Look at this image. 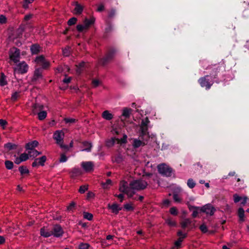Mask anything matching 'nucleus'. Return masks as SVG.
<instances>
[{
  "label": "nucleus",
  "mask_w": 249,
  "mask_h": 249,
  "mask_svg": "<svg viewBox=\"0 0 249 249\" xmlns=\"http://www.w3.org/2000/svg\"><path fill=\"white\" fill-rule=\"evenodd\" d=\"M117 52L118 49L115 47H109L107 48L104 56L99 59L98 62L99 64L104 67L112 61Z\"/></svg>",
  "instance_id": "obj_1"
},
{
  "label": "nucleus",
  "mask_w": 249,
  "mask_h": 249,
  "mask_svg": "<svg viewBox=\"0 0 249 249\" xmlns=\"http://www.w3.org/2000/svg\"><path fill=\"white\" fill-rule=\"evenodd\" d=\"M129 185L131 189L140 191L145 189L147 187L148 183L146 181L139 179L132 181Z\"/></svg>",
  "instance_id": "obj_2"
},
{
  "label": "nucleus",
  "mask_w": 249,
  "mask_h": 249,
  "mask_svg": "<svg viewBox=\"0 0 249 249\" xmlns=\"http://www.w3.org/2000/svg\"><path fill=\"white\" fill-rule=\"evenodd\" d=\"M210 76L206 75L199 78L198 82L202 88H205L206 90H209L214 83L213 81L210 80Z\"/></svg>",
  "instance_id": "obj_3"
},
{
  "label": "nucleus",
  "mask_w": 249,
  "mask_h": 249,
  "mask_svg": "<svg viewBox=\"0 0 249 249\" xmlns=\"http://www.w3.org/2000/svg\"><path fill=\"white\" fill-rule=\"evenodd\" d=\"M158 171L163 176L169 177L172 176L173 169L165 163H161L158 166Z\"/></svg>",
  "instance_id": "obj_4"
},
{
  "label": "nucleus",
  "mask_w": 249,
  "mask_h": 249,
  "mask_svg": "<svg viewBox=\"0 0 249 249\" xmlns=\"http://www.w3.org/2000/svg\"><path fill=\"white\" fill-rule=\"evenodd\" d=\"M9 58L15 63H18L19 61L20 50L19 49L13 47L9 52Z\"/></svg>",
  "instance_id": "obj_5"
},
{
  "label": "nucleus",
  "mask_w": 249,
  "mask_h": 249,
  "mask_svg": "<svg viewBox=\"0 0 249 249\" xmlns=\"http://www.w3.org/2000/svg\"><path fill=\"white\" fill-rule=\"evenodd\" d=\"M29 69L28 65L25 61H22L17 65V68L14 69V74H24L27 72Z\"/></svg>",
  "instance_id": "obj_6"
},
{
  "label": "nucleus",
  "mask_w": 249,
  "mask_h": 249,
  "mask_svg": "<svg viewBox=\"0 0 249 249\" xmlns=\"http://www.w3.org/2000/svg\"><path fill=\"white\" fill-rule=\"evenodd\" d=\"M52 235L55 237L59 238L63 236L64 232L60 225H54L51 229Z\"/></svg>",
  "instance_id": "obj_7"
},
{
  "label": "nucleus",
  "mask_w": 249,
  "mask_h": 249,
  "mask_svg": "<svg viewBox=\"0 0 249 249\" xmlns=\"http://www.w3.org/2000/svg\"><path fill=\"white\" fill-rule=\"evenodd\" d=\"M216 209L210 203L207 204L201 207L200 209V212L204 213L207 214H209L212 216L213 215L214 212H215Z\"/></svg>",
  "instance_id": "obj_8"
},
{
  "label": "nucleus",
  "mask_w": 249,
  "mask_h": 249,
  "mask_svg": "<svg viewBox=\"0 0 249 249\" xmlns=\"http://www.w3.org/2000/svg\"><path fill=\"white\" fill-rule=\"evenodd\" d=\"M81 167L86 172H90L94 170V163L92 161H83L81 164Z\"/></svg>",
  "instance_id": "obj_9"
},
{
  "label": "nucleus",
  "mask_w": 249,
  "mask_h": 249,
  "mask_svg": "<svg viewBox=\"0 0 249 249\" xmlns=\"http://www.w3.org/2000/svg\"><path fill=\"white\" fill-rule=\"evenodd\" d=\"M42 78V71L40 69H36L33 77L32 78V82L33 84H36V81L40 78Z\"/></svg>",
  "instance_id": "obj_10"
},
{
  "label": "nucleus",
  "mask_w": 249,
  "mask_h": 249,
  "mask_svg": "<svg viewBox=\"0 0 249 249\" xmlns=\"http://www.w3.org/2000/svg\"><path fill=\"white\" fill-rule=\"evenodd\" d=\"M64 135V133H62L61 131L57 130L54 133L53 138L56 140V143L60 144L61 142L63 141Z\"/></svg>",
  "instance_id": "obj_11"
},
{
  "label": "nucleus",
  "mask_w": 249,
  "mask_h": 249,
  "mask_svg": "<svg viewBox=\"0 0 249 249\" xmlns=\"http://www.w3.org/2000/svg\"><path fill=\"white\" fill-rule=\"evenodd\" d=\"M40 233L42 236L45 238L49 237L52 235V230L49 231L45 227H43L40 229Z\"/></svg>",
  "instance_id": "obj_12"
},
{
  "label": "nucleus",
  "mask_w": 249,
  "mask_h": 249,
  "mask_svg": "<svg viewBox=\"0 0 249 249\" xmlns=\"http://www.w3.org/2000/svg\"><path fill=\"white\" fill-rule=\"evenodd\" d=\"M188 208L190 211H193L192 216L193 218H196L197 216V215L200 212V207L189 205Z\"/></svg>",
  "instance_id": "obj_13"
},
{
  "label": "nucleus",
  "mask_w": 249,
  "mask_h": 249,
  "mask_svg": "<svg viewBox=\"0 0 249 249\" xmlns=\"http://www.w3.org/2000/svg\"><path fill=\"white\" fill-rule=\"evenodd\" d=\"M38 144V142L37 141L35 140L27 143L25 145V148L26 150L31 151L35 149V148L37 147Z\"/></svg>",
  "instance_id": "obj_14"
},
{
  "label": "nucleus",
  "mask_w": 249,
  "mask_h": 249,
  "mask_svg": "<svg viewBox=\"0 0 249 249\" xmlns=\"http://www.w3.org/2000/svg\"><path fill=\"white\" fill-rule=\"evenodd\" d=\"M75 66L76 68V71L77 74L78 75H80L83 72L85 68L86 63L85 62L82 61L79 64L76 65Z\"/></svg>",
  "instance_id": "obj_15"
},
{
  "label": "nucleus",
  "mask_w": 249,
  "mask_h": 249,
  "mask_svg": "<svg viewBox=\"0 0 249 249\" xmlns=\"http://www.w3.org/2000/svg\"><path fill=\"white\" fill-rule=\"evenodd\" d=\"M108 208L111 210L112 213H114L116 214H118L119 211L122 209V208L119 207L118 205L116 203H113L112 205L109 204L108 205Z\"/></svg>",
  "instance_id": "obj_16"
},
{
  "label": "nucleus",
  "mask_w": 249,
  "mask_h": 249,
  "mask_svg": "<svg viewBox=\"0 0 249 249\" xmlns=\"http://www.w3.org/2000/svg\"><path fill=\"white\" fill-rule=\"evenodd\" d=\"M127 136L125 134L124 135L123 138H122L121 139H119L118 138H112V142H111V145H114L116 141L118 143H126L127 142Z\"/></svg>",
  "instance_id": "obj_17"
},
{
  "label": "nucleus",
  "mask_w": 249,
  "mask_h": 249,
  "mask_svg": "<svg viewBox=\"0 0 249 249\" xmlns=\"http://www.w3.org/2000/svg\"><path fill=\"white\" fill-rule=\"evenodd\" d=\"M40 46L37 44H34L30 47V50L32 54H37L40 52Z\"/></svg>",
  "instance_id": "obj_18"
},
{
  "label": "nucleus",
  "mask_w": 249,
  "mask_h": 249,
  "mask_svg": "<svg viewBox=\"0 0 249 249\" xmlns=\"http://www.w3.org/2000/svg\"><path fill=\"white\" fill-rule=\"evenodd\" d=\"M146 144V143H145L144 142H143L141 140L135 139L133 140L132 145L134 148H137L140 147L141 146H144Z\"/></svg>",
  "instance_id": "obj_19"
},
{
  "label": "nucleus",
  "mask_w": 249,
  "mask_h": 249,
  "mask_svg": "<svg viewBox=\"0 0 249 249\" xmlns=\"http://www.w3.org/2000/svg\"><path fill=\"white\" fill-rule=\"evenodd\" d=\"M128 189L127 182L124 180L122 181L120 183L119 191L121 192L125 193Z\"/></svg>",
  "instance_id": "obj_20"
},
{
  "label": "nucleus",
  "mask_w": 249,
  "mask_h": 249,
  "mask_svg": "<svg viewBox=\"0 0 249 249\" xmlns=\"http://www.w3.org/2000/svg\"><path fill=\"white\" fill-rule=\"evenodd\" d=\"M94 22L95 18L93 17L90 19L86 18L84 21V26H85L86 29H88L90 27V26L94 24Z\"/></svg>",
  "instance_id": "obj_21"
},
{
  "label": "nucleus",
  "mask_w": 249,
  "mask_h": 249,
  "mask_svg": "<svg viewBox=\"0 0 249 249\" xmlns=\"http://www.w3.org/2000/svg\"><path fill=\"white\" fill-rule=\"evenodd\" d=\"M102 117L106 120L110 121L113 118V116L109 111L106 110L103 112Z\"/></svg>",
  "instance_id": "obj_22"
},
{
  "label": "nucleus",
  "mask_w": 249,
  "mask_h": 249,
  "mask_svg": "<svg viewBox=\"0 0 249 249\" xmlns=\"http://www.w3.org/2000/svg\"><path fill=\"white\" fill-rule=\"evenodd\" d=\"M18 145L16 144L12 143L11 142H8L4 145V147L6 149L7 151H9L12 150L16 149Z\"/></svg>",
  "instance_id": "obj_23"
},
{
  "label": "nucleus",
  "mask_w": 249,
  "mask_h": 249,
  "mask_svg": "<svg viewBox=\"0 0 249 249\" xmlns=\"http://www.w3.org/2000/svg\"><path fill=\"white\" fill-rule=\"evenodd\" d=\"M220 68L219 67L214 68L210 73V78L212 79H216L217 78V73L219 72Z\"/></svg>",
  "instance_id": "obj_24"
},
{
  "label": "nucleus",
  "mask_w": 249,
  "mask_h": 249,
  "mask_svg": "<svg viewBox=\"0 0 249 249\" xmlns=\"http://www.w3.org/2000/svg\"><path fill=\"white\" fill-rule=\"evenodd\" d=\"M238 216L239 217V221L240 222H243L245 221V219H244L245 211L243 208L240 207L238 209Z\"/></svg>",
  "instance_id": "obj_25"
},
{
  "label": "nucleus",
  "mask_w": 249,
  "mask_h": 249,
  "mask_svg": "<svg viewBox=\"0 0 249 249\" xmlns=\"http://www.w3.org/2000/svg\"><path fill=\"white\" fill-rule=\"evenodd\" d=\"M82 144L84 147V149L83 150V151H86L87 152L91 151V149L92 147L91 143L87 141H84L82 142Z\"/></svg>",
  "instance_id": "obj_26"
},
{
  "label": "nucleus",
  "mask_w": 249,
  "mask_h": 249,
  "mask_svg": "<svg viewBox=\"0 0 249 249\" xmlns=\"http://www.w3.org/2000/svg\"><path fill=\"white\" fill-rule=\"evenodd\" d=\"M192 223V220L189 218H186L180 222L181 227L182 229H185Z\"/></svg>",
  "instance_id": "obj_27"
},
{
  "label": "nucleus",
  "mask_w": 249,
  "mask_h": 249,
  "mask_svg": "<svg viewBox=\"0 0 249 249\" xmlns=\"http://www.w3.org/2000/svg\"><path fill=\"white\" fill-rule=\"evenodd\" d=\"M74 11H75V13L76 14L80 15L83 11V7L78 2H76Z\"/></svg>",
  "instance_id": "obj_28"
},
{
  "label": "nucleus",
  "mask_w": 249,
  "mask_h": 249,
  "mask_svg": "<svg viewBox=\"0 0 249 249\" xmlns=\"http://www.w3.org/2000/svg\"><path fill=\"white\" fill-rule=\"evenodd\" d=\"M124 160V159L123 156L121 154H118L113 158L112 161L117 163H120Z\"/></svg>",
  "instance_id": "obj_29"
},
{
  "label": "nucleus",
  "mask_w": 249,
  "mask_h": 249,
  "mask_svg": "<svg viewBox=\"0 0 249 249\" xmlns=\"http://www.w3.org/2000/svg\"><path fill=\"white\" fill-rule=\"evenodd\" d=\"M132 110L131 108L124 107L123 111L122 116L125 118H129L130 116L131 111Z\"/></svg>",
  "instance_id": "obj_30"
},
{
  "label": "nucleus",
  "mask_w": 249,
  "mask_h": 249,
  "mask_svg": "<svg viewBox=\"0 0 249 249\" xmlns=\"http://www.w3.org/2000/svg\"><path fill=\"white\" fill-rule=\"evenodd\" d=\"M46 160L47 157L45 156H43L40 158L36 159V160L37 161L38 164L42 166L44 165V163Z\"/></svg>",
  "instance_id": "obj_31"
},
{
  "label": "nucleus",
  "mask_w": 249,
  "mask_h": 249,
  "mask_svg": "<svg viewBox=\"0 0 249 249\" xmlns=\"http://www.w3.org/2000/svg\"><path fill=\"white\" fill-rule=\"evenodd\" d=\"M18 171L21 175L23 176L25 174H29V170L25 166H20L18 167Z\"/></svg>",
  "instance_id": "obj_32"
},
{
  "label": "nucleus",
  "mask_w": 249,
  "mask_h": 249,
  "mask_svg": "<svg viewBox=\"0 0 249 249\" xmlns=\"http://www.w3.org/2000/svg\"><path fill=\"white\" fill-rule=\"evenodd\" d=\"M7 84V82L6 80V76L3 72L0 73V86H4Z\"/></svg>",
  "instance_id": "obj_33"
},
{
  "label": "nucleus",
  "mask_w": 249,
  "mask_h": 249,
  "mask_svg": "<svg viewBox=\"0 0 249 249\" xmlns=\"http://www.w3.org/2000/svg\"><path fill=\"white\" fill-rule=\"evenodd\" d=\"M34 0H23L22 2V6L25 9H27L29 8V4L32 3Z\"/></svg>",
  "instance_id": "obj_34"
},
{
  "label": "nucleus",
  "mask_w": 249,
  "mask_h": 249,
  "mask_svg": "<svg viewBox=\"0 0 249 249\" xmlns=\"http://www.w3.org/2000/svg\"><path fill=\"white\" fill-rule=\"evenodd\" d=\"M28 154L30 157L34 158L36 157L38 155L41 154V152H39L36 149L28 151Z\"/></svg>",
  "instance_id": "obj_35"
},
{
  "label": "nucleus",
  "mask_w": 249,
  "mask_h": 249,
  "mask_svg": "<svg viewBox=\"0 0 249 249\" xmlns=\"http://www.w3.org/2000/svg\"><path fill=\"white\" fill-rule=\"evenodd\" d=\"M5 167L8 170H11L14 167L13 162L9 160H6L4 162Z\"/></svg>",
  "instance_id": "obj_36"
},
{
  "label": "nucleus",
  "mask_w": 249,
  "mask_h": 249,
  "mask_svg": "<svg viewBox=\"0 0 249 249\" xmlns=\"http://www.w3.org/2000/svg\"><path fill=\"white\" fill-rule=\"evenodd\" d=\"M139 138L142 140L141 141L147 143L148 141L150 138L149 134H145L143 135L142 134H140Z\"/></svg>",
  "instance_id": "obj_37"
},
{
  "label": "nucleus",
  "mask_w": 249,
  "mask_h": 249,
  "mask_svg": "<svg viewBox=\"0 0 249 249\" xmlns=\"http://www.w3.org/2000/svg\"><path fill=\"white\" fill-rule=\"evenodd\" d=\"M187 184L189 188L193 189L195 187L196 183L193 179L190 178L188 179Z\"/></svg>",
  "instance_id": "obj_38"
},
{
  "label": "nucleus",
  "mask_w": 249,
  "mask_h": 249,
  "mask_svg": "<svg viewBox=\"0 0 249 249\" xmlns=\"http://www.w3.org/2000/svg\"><path fill=\"white\" fill-rule=\"evenodd\" d=\"M186 238V235H184V237H179L177 241L175 242V245L177 248H179L181 246V242L183 241V239Z\"/></svg>",
  "instance_id": "obj_39"
},
{
  "label": "nucleus",
  "mask_w": 249,
  "mask_h": 249,
  "mask_svg": "<svg viewBox=\"0 0 249 249\" xmlns=\"http://www.w3.org/2000/svg\"><path fill=\"white\" fill-rule=\"evenodd\" d=\"M47 116L46 111H41L38 113V118L39 120H44Z\"/></svg>",
  "instance_id": "obj_40"
},
{
  "label": "nucleus",
  "mask_w": 249,
  "mask_h": 249,
  "mask_svg": "<svg viewBox=\"0 0 249 249\" xmlns=\"http://www.w3.org/2000/svg\"><path fill=\"white\" fill-rule=\"evenodd\" d=\"M111 180L107 179L105 182H102L101 185L104 189H107L109 187V185H111Z\"/></svg>",
  "instance_id": "obj_41"
},
{
  "label": "nucleus",
  "mask_w": 249,
  "mask_h": 249,
  "mask_svg": "<svg viewBox=\"0 0 249 249\" xmlns=\"http://www.w3.org/2000/svg\"><path fill=\"white\" fill-rule=\"evenodd\" d=\"M140 134H142L143 135L145 134H149L148 131V126H140Z\"/></svg>",
  "instance_id": "obj_42"
},
{
  "label": "nucleus",
  "mask_w": 249,
  "mask_h": 249,
  "mask_svg": "<svg viewBox=\"0 0 249 249\" xmlns=\"http://www.w3.org/2000/svg\"><path fill=\"white\" fill-rule=\"evenodd\" d=\"M62 52L64 56H69L71 54V48L69 46H67L63 49Z\"/></svg>",
  "instance_id": "obj_43"
},
{
  "label": "nucleus",
  "mask_w": 249,
  "mask_h": 249,
  "mask_svg": "<svg viewBox=\"0 0 249 249\" xmlns=\"http://www.w3.org/2000/svg\"><path fill=\"white\" fill-rule=\"evenodd\" d=\"M81 172V170L78 168H74L71 171V173L75 176L80 175Z\"/></svg>",
  "instance_id": "obj_44"
},
{
  "label": "nucleus",
  "mask_w": 249,
  "mask_h": 249,
  "mask_svg": "<svg viewBox=\"0 0 249 249\" xmlns=\"http://www.w3.org/2000/svg\"><path fill=\"white\" fill-rule=\"evenodd\" d=\"M113 30V26L110 22L107 23V26L105 28V34L110 33Z\"/></svg>",
  "instance_id": "obj_45"
},
{
  "label": "nucleus",
  "mask_w": 249,
  "mask_h": 249,
  "mask_svg": "<svg viewBox=\"0 0 249 249\" xmlns=\"http://www.w3.org/2000/svg\"><path fill=\"white\" fill-rule=\"evenodd\" d=\"M84 218L89 220H91L93 218V215L88 212H84L83 213Z\"/></svg>",
  "instance_id": "obj_46"
},
{
  "label": "nucleus",
  "mask_w": 249,
  "mask_h": 249,
  "mask_svg": "<svg viewBox=\"0 0 249 249\" xmlns=\"http://www.w3.org/2000/svg\"><path fill=\"white\" fill-rule=\"evenodd\" d=\"M76 203L74 202H71L70 205L67 207V210L69 212H73L75 209Z\"/></svg>",
  "instance_id": "obj_47"
},
{
  "label": "nucleus",
  "mask_w": 249,
  "mask_h": 249,
  "mask_svg": "<svg viewBox=\"0 0 249 249\" xmlns=\"http://www.w3.org/2000/svg\"><path fill=\"white\" fill-rule=\"evenodd\" d=\"M29 155L26 154V153H23L21 154L19 157L20 158V160H22V161H24L27 160L29 159Z\"/></svg>",
  "instance_id": "obj_48"
},
{
  "label": "nucleus",
  "mask_w": 249,
  "mask_h": 249,
  "mask_svg": "<svg viewBox=\"0 0 249 249\" xmlns=\"http://www.w3.org/2000/svg\"><path fill=\"white\" fill-rule=\"evenodd\" d=\"M88 185H82L80 187L78 192L80 194H84L87 190H88Z\"/></svg>",
  "instance_id": "obj_49"
},
{
  "label": "nucleus",
  "mask_w": 249,
  "mask_h": 249,
  "mask_svg": "<svg viewBox=\"0 0 249 249\" xmlns=\"http://www.w3.org/2000/svg\"><path fill=\"white\" fill-rule=\"evenodd\" d=\"M19 92L16 91L12 94L11 100L13 102H15L17 100L18 97H19Z\"/></svg>",
  "instance_id": "obj_50"
},
{
  "label": "nucleus",
  "mask_w": 249,
  "mask_h": 249,
  "mask_svg": "<svg viewBox=\"0 0 249 249\" xmlns=\"http://www.w3.org/2000/svg\"><path fill=\"white\" fill-rule=\"evenodd\" d=\"M77 21V18L75 17H72L68 21V24L69 26H71L76 23Z\"/></svg>",
  "instance_id": "obj_51"
},
{
  "label": "nucleus",
  "mask_w": 249,
  "mask_h": 249,
  "mask_svg": "<svg viewBox=\"0 0 249 249\" xmlns=\"http://www.w3.org/2000/svg\"><path fill=\"white\" fill-rule=\"evenodd\" d=\"M90 245L88 243H81L79 246V249H89Z\"/></svg>",
  "instance_id": "obj_52"
},
{
  "label": "nucleus",
  "mask_w": 249,
  "mask_h": 249,
  "mask_svg": "<svg viewBox=\"0 0 249 249\" xmlns=\"http://www.w3.org/2000/svg\"><path fill=\"white\" fill-rule=\"evenodd\" d=\"M150 123V121L148 118V117H146L142 121L140 126H148V124Z\"/></svg>",
  "instance_id": "obj_53"
},
{
  "label": "nucleus",
  "mask_w": 249,
  "mask_h": 249,
  "mask_svg": "<svg viewBox=\"0 0 249 249\" xmlns=\"http://www.w3.org/2000/svg\"><path fill=\"white\" fill-rule=\"evenodd\" d=\"M116 9L114 8H112L110 11L108 12V16L109 18H113L116 14Z\"/></svg>",
  "instance_id": "obj_54"
},
{
  "label": "nucleus",
  "mask_w": 249,
  "mask_h": 249,
  "mask_svg": "<svg viewBox=\"0 0 249 249\" xmlns=\"http://www.w3.org/2000/svg\"><path fill=\"white\" fill-rule=\"evenodd\" d=\"M124 207L127 211H132L134 210V207L128 203L124 204Z\"/></svg>",
  "instance_id": "obj_55"
},
{
  "label": "nucleus",
  "mask_w": 249,
  "mask_h": 249,
  "mask_svg": "<svg viewBox=\"0 0 249 249\" xmlns=\"http://www.w3.org/2000/svg\"><path fill=\"white\" fill-rule=\"evenodd\" d=\"M199 229L203 233H206L208 231V229L205 224L201 225L199 227Z\"/></svg>",
  "instance_id": "obj_56"
},
{
  "label": "nucleus",
  "mask_w": 249,
  "mask_h": 249,
  "mask_svg": "<svg viewBox=\"0 0 249 249\" xmlns=\"http://www.w3.org/2000/svg\"><path fill=\"white\" fill-rule=\"evenodd\" d=\"M170 213L171 214L174 215H177L178 213V210L177 208L175 207H173L170 209Z\"/></svg>",
  "instance_id": "obj_57"
},
{
  "label": "nucleus",
  "mask_w": 249,
  "mask_h": 249,
  "mask_svg": "<svg viewBox=\"0 0 249 249\" xmlns=\"http://www.w3.org/2000/svg\"><path fill=\"white\" fill-rule=\"evenodd\" d=\"M166 223L170 226L174 227L176 225V223L175 221L172 220L171 219L168 218L166 220Z\"/></svg>",
  "instance_id": "obj_58"
},
{
  "label": "nucleus",
  "mask_w": 249,
  "mask_h": 249,
  "mask_svg": "<svg viewBox=\"0 0 249 249\" xmlns=\"http://www.w3.org/2000/svg\"><path fill=\"white\" fill-rule=\"evenodd\" d=\"M242 197L239 196L237 194L233 195V200L235 203H237L241 200Z\"/></svg>",
  "instance_id": "obj_59"
},
{
  "label": "nucleus",
  "mask_w": 249,
  "mask_h": 249,
  "mask_svg": "<svg viewBox=\"0 0 249 249\" xmlns=\"http://www.w3.org/2000/svg\"><path fill=\"white\" fill-rule=\"evenodd\" d=\"M174 200L178 203H180L181 201V199L179 198L178 195L177 194H174L173 196Z\"/></svg>",
  "instance_id": "obj_60"
},
{
  "label": "nucleus",
  "mask_w": 249,
  "mask_h": 249,
  "mask_svg": "<svg viewBox=\"0 0 249 249\" xmlns=\"http://www.w3.org/2000/svg\"><path fill=\"white\" fill-rule=\"evenodd\" d=\"M135 192L131 189H128L126 192L125 193L129 197H132L135 194Z\"/></svg>",
  "instance_id": "obj_61"
},
{
  "label": "nucleus",
  "mask_w": 249,
  "mask_h": 249,
  "mask_svg": "<svg viewBox=\"0 0 249 249\" xmlns=\"http://www.w3.org/2000/svg\"><path fill=\"white\" fill-rule=\"evenodd\" d=\"M100 84V82L98 79H93L92 81V85L93 87H97Z\"/></svg>",
  "instance_id": "obj_62"
},
{
  "label": "nucleus",
  "mask_w": 249,
  "mask_h": 249,
  "mask_svg": "<svg viewBox=\"0 0 249 249\" xmlns=\"http://www.w3.org/2000/svg\"><path fill=\"white\" fill-rule=\"evenodd\" d=\"M76 29L79 32H82L84 29H86L84 25L82 24H78L76 26Z\"/></svg>",
  "instance_id": "obj_63"
},
{
  "label": "nucleus",
  "mask_w": 249,
  "mask_h": 249,
  "mask_svg": "<svg viewBox=\"0 0 249 249\" xmlns=\"http://www.w3.org/2000/svg\"><path fill=\"white\" fill-rule=\"evenodd\" d=\"M64 121L66 123L72 124L75 123L76 120L73 118H65Z\"/></svg>",
  "instance_id": "obj_64"
}]
</instances>
